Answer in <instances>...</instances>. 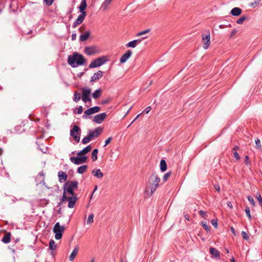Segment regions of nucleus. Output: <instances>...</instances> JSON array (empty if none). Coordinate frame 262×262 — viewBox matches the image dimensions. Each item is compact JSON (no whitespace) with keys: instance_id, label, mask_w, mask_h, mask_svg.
<instances>
[{"instance_id":"nucleus-1","label":"nucleus","mask_w":262,"mask_h":262,"mask_svg":"<svg viewBox=\"0 0 262 262\" xmlns=\"http://www.w3.org/2000/svg\"><path fill=\"white\" fill-rule=\"evenodd\" d=\"M85 62L86 60L83 55L77 52H74L68 56V62L73 68H76L79 66H82Z\"/></svg>"},{"instance_id":"nucleus-2","label":"nucleus","mask_w":262,"mask_h":262,"mask_svg":"<svg viewBox=\"0 0 262 262\" xmlns=\"http://www.w3.org/2000/svg\"><path fill=\"white\" fill-rule=\"evenodd\" d=\"M160 182V178L156 173H152L150 176L149 179V184L150 185V195H152L159 187Z\"/></svg>"},{"instance_id":"nucleus-3","label":"nucleus","mask_w":262,"mask_h":262,"mask_svg":"<svg viewBox=\"0 0 262 262\" xmlns=\"http://www.w3.org/2000/svg\"><path fill=\"white\" fill-rule=\"evenodd\" d=\"M78 185V183L76 181L68 182L64 185V191L66 193L75 195L74 190L77 189Z\"/></svg>"},{"instance_id":"nucleus-4","label":"nucleus","mask_w":262,"mask_h":262,"mask_svg":"<svg viewBox=\"0 0 262 262\" xmlns=\"http://www.w3.org/2000/svg\"><path fill=\"white\" fill-rule=\"evenodd\" d=\"M64 229V226H60L59 222L55 224L53 229V232L55 234V239L59 240L61 238Z\"/></svg>"},{"instance_id":"nucleus-5","label":"nucleus","mask_w":262,"mask_h":262,"mask_svg":"<svg viewBox=\"0 0 262 262\" xmlns=\"http://www.w3.org/2000/svg\"><path fill=\"white\" fill-rule=\"evenodd\" d=\"M77 200V197L76 195H72L71 196H68L66 194L65 191L63 192L62 201L63 202L68 201L69 208H72L74 207Z\"/></svg>"},{"instance_id":"nucleus-6","label":"nucleus","mask_w":262,"mask_h":262,"mask_svg":"<svg viewBox=\"0 0 262 262\" xmlns=\"http://www.w3.org/2000/svg\"><path fill=\"white\" fill-rule=\"evenodd\" d=\"M106 61L105 56H101L93 60L89 65V68L92 69L98 67L104 64Z\"/></svg>"},{"instance_id":"nucleus-7","label":"nucleus","mask_w":262,"mask_h":262,"mask_svg":"<svg viewBox=\"0 0 262 262\" xmlns=\"http://www.w3.org/2000/svg\"><path fill=\"white\" fill-rule=\"evenodd\" d=\"M80 127L77 125H74L70 131V135L74 138L76 141L79 142L80 139Z\"/></svg>"},{"instance_id":"nucleus-8","label":"nucleus","mask_w":262,"mask_h":262,"mask_svg":"<svg viewBox=\"0 0 262 262\" xmlns=\"http://www.w3.org/2000/svg\"><path fill=\"white\" fill-rule=\"evenodd\" d=\"M91 93V89L90 88H83L82 89V100L84 102L91 101L90 95Z\"/></svg>"},{"instance_id":"nucleus-9","label":"nucleus","mask_w":262,"mask_h":262,"mask_svg":"<svg viewBox=\"0 0 262 262\" xmlns=\"http://www.w3.org/2000/svg\"><path fill=\"white\" fill-rule=\"evenodd\" d=\"M70 159L71 162L75 164L79 165L85 163L87 160V157L84 156L78 157H71Z\"/></svg>"},{"instance_id":"nucleus-10","label":"nucleus","mask_w":262,"mask_h":262,"mask_svg":"<svg viewBox=\"0 0 262 262\" xmlns=\"http://www.w3.org/2000/svg\"><path fill=\"white\" fill-rule=\"evenodd\" d=\"M103 128L101 127H98L94 130H90L89 131V136L91 140L98 137L102 132Z\"/></svg>"},{"instance_id":"nucleus-11","label":"nucleus","mask_w":262,"mask_h":262,"mask_svg":"<svg viewBox=\"0 0 262 262\" xmlns=\"http://www.w3.org/2000/svg\"><path fill=\"white\" fill-rule=\"evenodd\" d=\"M100 110V107L99 106H94L93 107H91L88 110H86L84 112V115L82 116V118L84 119H86L88 116H90L94 113H96Z\"/></svg>"},{"instance_id":"nucleus-12","label":"nucleus","mask_w":262,"mask_h":262,"mask_svg":"<svg viewBox=\"0 0 262 262\" xmlns=\"http://www.w3.org/2000/svg\"><path fill=\"white\" fill-rule=\"evenodd\" d=\"M210 32L208 31L205 34L202 35V42L203 44V48L205 49H207L210 45Z\"/></svg>"},{"instance_id":"nucleus-13","label":"nucleus","mask_w":262,"mask_h":262,"mask_svg":"<svg viewBox=\"0 0 262 262\" xmlns=\"http://www.w3.org/2000/svg\"><path fill=\"white\" fill-rule=\"evenodd\" d=\"M99 52V49L95 46L86 47L84 49V52L88 55H93Z\"/></svg>"},{"instance_id":"nucleus-14","label":"nucleus","mask_w":262,"mask_h":262,"mask_svg":"<svg viewBox=\"0 0 262 262\" xmlns=\"http://www.w3.org/2000/svg\"><path fill=\"white\" fill-rule=\"evenodd\" d=\"M81 13L78 16V18L74 22L73 24V28L76 27L78 25L81 24L84 20L86 16V13L85 12H83Z\"/></svg>"},{"instance_id":"nucleus-15","label":"nucleus","mask_w":262,"mask_h":262,"mask_svg":"<svg viewBox=\"0 0 262 262\" xmlns=\"http://www.w3.org/2000/svg\"><path fill=\"white\" fill-rule=\"evenodd\" d=\"M106 114L105 113L96 115L93 118V121L97 123H101L106 118Z\"/></svg>"},{"instance_id":"nucleus-16","label":"nucleus","mask_w":262,"mask_h":262,"mask_svg":"<svg viewBox=\"0 0 262 262\" xmlns=\"http://www.w3.org/2000/svg\"><path fill=\"white\" fill-rule=\"evenodd\" d=\"M132 51L130 50H127L120 58V62L121 63L125 62L127 59L132 56Z\"/></svg>"},{"instance_id":"nucleus-17","label":"nucleus","mask_w":262,"mask_h":262,"mask_svg":"<svg viewBox=\"0 0 262 262\" xmlns=\"http://www.w3.org/2000/svg\"><path fill=\"white\" fill-rule=\"evenodd\" d=\"M102 74L103 73L101 71H98L96 73H95L91 77V81L93 82L99 80L102 77Z\"/></svg>"},{"instance_id":"nucleus-18","label":"nucleus","mask_w":262,"mask_h":262,"mask_svg":"<svg viewBox=\"0 0 262 262\" xmlns=\"http://www.w3.org/2000/svg\"><path fill=\"white\" fill-rule=\"evenodd\" d=\"M141 41V39H135L132 41L129 42L125 46L127 48H135L137 45L140 43Z\"/></svg>"},{"instance_id":"nucleus-19","label":"nucleus","mask_w":262,"mask_h":262,"mask_svg":"<svg viewBox=\"0 0 262 262\" xmlns=\"http://www.w3.org/2000/svg\"><path fill=\"white\" fill-rule=\"evenodd\" d=\"M11 234L10 232L5 231V234L3 237L2 241L5 244L9 243L11 241Z\"/></svg>"},{"instance_id":"nucleus-20","label":"nucleus","mask_w":262,"mask_h":262,"mask_svg":"<svg viewBox=\"0 0 262 262\" xmlns=\"http://www.w3.org/2000/svg\"><path fill=\"white\" fill-rule=\"evenodd\" d=\"M92 173L94 177L98 179L102 178L103 177V173L101 172L99 169H93L92 171Z\"/></svg>"},{"instance_id":"nucleus-21","label":"nucleus","mask_w":262,"mask_h":262,"mask_svg":"<svg viewBox=\"0 0 262 262\" xmlns=\"http://www.w3.org/2000/svg\"><path fill=\"white\" fill-rule=\"evenodd\" d=\"M209 251L210 254L216 258L219 259L220 258V255L219 251L215 248L210 247L209 248Z\"/></svg>"},{"instance_id":"nucleus-22","label":"nucleus","mask_w":262,"mask_h":262,"mask_svg":"<svg viewBox=\"0 0 262 262\" xmlns=\"http://www.w3.org/2000/svg\"><path fill=\"white\" fill-rule=\"evenodd\" d=\"M242 12V11L241 8L235 7L231 10L230 14L233 16H237L241 15Z\"/></svg>"},{"instance_id":"nucleus-23","label":"nucleus","mask_w":262,"mask_h":262,"mask_svg":"<svg viewBox=\"0 0 262 262\" xmlns=\"http://www.w3.org/2000/svg\"><path fill=\"white\" fill-rule=\"evenodd\" d=\"M92 149V146L91 145H89L87 146L86 147L83 148L82 150L79 151L77 155L79 156L84 155L85 154H86L89 152H90Z\"/></svg>"},{"instance_id":"nucleus-24","label":"nucleus","mask_w":262,"mask_h":262,"mask_svg":"<svg viewBox=\"0 0 262 262\" xmlns=\"http://www.w3.org/2000/svg\"><path fill=\"white\" fill-rule=\"evenodd\" d=\"M78 250H79L78 246H75L73 251H72V252L71 253V254L69 257L70 260L73 261L75 258V257L78 253Z\"/></svg>"},{"instance_id":"nucleus-25","label":"nucleus","mask_w":262,"mask_h":262,"mask_svg":"<svg viewBox=\"0 0 262 262\" xmlns=\"http://www.w3.org/2000/svg\"><path fill=\"white\" fill-rule=\"evenodd\" d=\"M59 180L60 182L62 181H66L67 179V175L66 172L60 171L58 172Z\"/></svg>"},{"instance_id":"nucleus-26","label":"nucleus","mask_w":262,"mask_h":262,"mask_svg":"<svg viewBox=\"0 0 262 262\" xmlns=\"http://www.w3.org/2000/svg\"><path fill=\"white\" fill-rule=\"evenodd\" d=\"M87 4L86 0H82L80 6H79V9L80 12H84V10L86 8Z\"/></svg>"},{"instance_id":"nucleus-27","label":"nucleus","mask_w":262,"mask_h":262,"mask_svg":"<svg viewBox=\"0 0 262 262\" xmlns=\"http://www.w3.org/2000/svg\"><path fill=\"white\" fill-rule=\"evenodd\" d=\"M90 35V32L87 31L84 34H81L80 36V40L81 41H85L88 39Z\"/></svg>"},{"instance_id":"nucleus-28","label":"nucleus","mask_w":262,"mask_h":262,"mask_svg":"<svg viewBox=\"0 0 262 262\" xmlns=\"http://www.w3.org/2000/svg\"><path fill=\"white\" fill-rule=\"evenodd\" d=\"M102 94V91L101 89H99L96 90L93 94L92 96L94 99H97L99 98Z\"/></svg>"},{"instance_id":"nucleus-29","label":"nucleus","mask_w":262,"mask_h":262,"mask_svg":"<svg viewBox=\"0 0 262 262\" xmlns=\"http://www.w3.org/2000/svg\"><path fill=\"white\" fill-rule=\"evenodd\" d=\"M167 168V165L166 161L164 160H162L160 162V169L162 172L166 171Z\"/></svg>"},{"instance_id":"nucleus-30","label":"nucleus","mask_w":262,"mask_h":262,"mask_svg":"<svg viewBox=\"0 0 262 262\" xmlns=\"http://www.w3.org/2000/svg\"><path fill=\"white\" fill-rule=\"evenodd\" d=\"M88 168V166L86 165H82L79 167L77 169V172L80 174H82L85 172Z\"/></svg>"},{"instance_id":"nucleus-31","label":"nucleus","mask_w":262,"mask_h":262,"mask_svg":"<svg viewBox=\"0 0 262 262\" xmlns=\"http://www.w3.org/2000/svg\"><path fill=\"white\" fill-rule=\"evenodd\" d=\"M98 152V150L97 149H95L93 150L92 153V159L93 161L97 160Z\"/></svg>"},{"instance_id":"nucleus-32","label":"nucleus","mask_w":262,"mask_h":262,"mask_svg":"<svg viewBox=\"0 0 262 262\" xmlns=\"http://www.w3.org/2000/svg\"><path fill=\"white\" fill-rule=\"evenodd\" d=\"M80 98H81L80 94L77 92H75L74 93V95L73 100L75 102H77L78 101H79L80 100Z\"/></svg>"},{"instance_id":"nucleus-33","label":"nucleus","mask_w":262,"mask_h":262,"mask_svg":"<svg viewBox=\"0 0 262 262\" xmlns=\"http://www.w3.org/2000/svg\"><path fill=\"white\" fill-rule=\"evenodd\" d=\"M56 245L55 244V242L54 240H50L49 242V248L52 250H54L56 248Z\"/></svg>"},{"instance_id":"nucleus-34","label":"nucleus","mask_w":262,"mask_h":262,"mask_svg":"<svg viewBox=\"0 0 262 262\" xmlns=\"http://www.w3.org/2000/svg\"><path fill=\"white\" fill-rule=\"evenodd\" d=\"M94 222V214L91 213L88 217L87 220V224H91Z\"/></svg>"},{"instance_id":"nucleus-35","label":"nucleus","mask_w":262,"mask_h":262,"mask_svg":"<svg viewBox=\"0 0 262 262\" xmlns=\"http://www.w3.org/2000/svg\"><path fill=\"white\" fill-rule=\"evenodd\" d=\"M171 171H169V172L166 173L163 177V181L164 182H165L168 179V178L171 176Z\"/></svg>"},{"instance_id":"nucleus-36","label":"nucleus","mask_w":262,"mask_h":262,"mask_svg":"<svg viewBox=\"0 0 262 262\" xmlns=\"http://www.w3.org/2000/svg\"><path fill=\"white\" fill-rule=\"evenodd\" d=\"M91 139L90 138V136H89V135L85 137L82 140V143L84 144H86L88 143H89V142H90V141H91Z\"/></svg>"},{"instance_id":"nucleus-37","label":"nucleus","mask_w":262,"mask_h":262,"mask_svg":"<svg viewBox=\"0 0 262 262\" xmlns=\"http://www.w3.org/2000/svg\"><path fill=\"white\" fill-rule=\"evenodd\" d=\"M201 225L203 227V228L205 229V230L207 232L210 231V227L208 226L207 223L206 222H202Z\"/></svg>"},{"instance_id":"nucleus-38","label":"nucleus","mask_w":262,"mask_h":262,"mask_svg":"<svg viewBox=\"0 0 262 262\" xmlns=\"http://www.w3.org/2000/svg\"><path fill=\"white\" fill-rule=\"evenodd\" d=\"M246 19V17L245 16H242L236 20V23L237 24H242Z\"/></svg>"},{"instance_id":"nucleus-39","label":"nucleus","mask_w":262,"mask_h":262,"mask_svg":"<svg viewBox=\"0 0 262 262\" xmlns=\"http://www.w3.org/2000/svg\"><path fill=\"white\" fill-rule=\"evenodd\" d=\"M245 212L250 220H251L252 216L250 214V210L249 207H247L245 209Z\"/></svg>"},{"instance_id":"nucleus-40","label":"nucleus","mask_w":262,"mask_h":262,"mask_svg":"<svg viewBox=\"0 0 262 262\" xmlns=\"http://www.w3.org/2000/svg\"><path fill=\"white\" fill-rule=\"evenodd\" d=\"M242 237L247 240V241H248L249 239V236L248 235V234L245 231H242Z\"/></svg>"},{"instance_id":"nucleus-41","label":"nucleus","mask_w":262,"mask_h":262,"mask_svg":"<svg viewBox=\"0 0 262 262\" xmlns=\"http://www.w3.org/2000/svg\"><path fill=\"white\" fill-rule=\"evenodd\" d=\"M199 214L203 218H204L205 219H206L207 217V215L206 214V212L203 211V210H200L199 211Z\"/></svg>"},{"instance_id":"nucleus-42","label":"nucleus","mask_w":262,"mask_h":262,"mask_svg":"<svg viewBox=\"0 0 262 262\" xmlns=\"http://www.w3.org/2000/svg\"><path fill=\"white\" fill-rule=\"evenodd\" d=\"M255 144H256V147L258 149H260V148L261 147V144H260V140L259 139L257 138L255 140Z\"/></svg>"},{"instance_id":"nucleus-43","label":"nucleus","mask_w":262,"mask_h":262,"mask_svg":"<svg viewBox=\"0 0 262 262\" xmlns=\"http://www.w3.org/2000/svg\"><path fill=\"white\" fill-rule=\"evenodd\" d=\"M247 199H248V201L251 203V205L253 206H255V203L254 202V200L252 196H248L247 197Z\"/></svg>"},{"instance_id":"nucleus-44","label":"nucleus","mask_w":262,"mask_h":262,"mask_svg":"<svg viewBox=\"0 0 262 262\" xmlns=\"http://www.w3.org/2000/svg\"><path fill=\"white\" fill-rule=\"evenodd\" d=\"M244 162L247 165H250L251 162L249 160V156L246 155L245 157Z\"/></svg>"},{"instance_id":"nucleus-45","label":"nucleus","mask_w":262,"mask_h":262,"mask_svg":"<svg viewBox=\"0 0 262 262\" xmlns=\"http://www.w3.org/2000/svg\"><path fill=\"white\" fill-rule=\"evenodd\" d=\"M257 199L260 205L262 206V198L260 194V193H257L256 196Z\"/></svg>"},{"instance_id":"nucleus-46","label":"nucleus","mask_w":262,"mask_h":262,"mask_svg":"<svg viewBox=\"0 0 262 262\" xmlns=\"http://www.w3.org/2000/svg\"><path fill=\"white\" fill-rule=\"evenodd\" d=\"M54 1V0H43V2L46 4V5L50 6L53 3Z\"/></svg>"},{"instance_id":"nucleus-47","label":"nucleus","mask_w":262,"mask_h":262,"mask_svg":"<svg viewBox=\"0 0 262 262\" xmlns=\"http://www.w3.org/2000/svg\"><path fill=\"white\" fill-rule=\"evenodd\" d=\"M233 156L234 158H235L236 160H239L240 159V156H239L237 152V151H232Z\"/></svg>"},{"instance_id":"nucleus-48","label":"nucleus","mask_w":262,"mask_h":262,"mask_svg":"<svg viewBox=\"0 0 262 262\" xmlns=\"http://www.w3.org/2000/svg\"><path fill=\"white\" fill-rule=\"evenodd\" d=\"M149 32V30L147 29V30H146L145 31H142V32H140L138 33L137 35L138 36H140L143 35H144V34H146V33H148Z\"/></svg>"},{"instance_id":"nucleus-49","label":"nucleus","mask_w":262,"mask_h":262,"mask_svg":"<svg viewBox=\"0 0 262 262\" xmlns=\"http://www.w3.org/2000/svg\"><path fill=\"white\" fill-rule=\"evenodd\" d=\"M112 0H105L102 5L106 7L108 5L110 4Z\"/></svg>"},{"instance_id":"nucleus-50","label":"nucleus","mask_w":262,"mask_h":262,"mask_svg":"<svg viewBox=\"0 0 262 262\" xmlns=\"http://www.w3.org/2000/svg\"><path fill=\"white\" fill-rule=\"evenodd\" d=\"M112 140V137L108 138L105 141V144L104 145V147L106 146L107 145H108Z\"/></svg>"},{"instance_id":"nucleus-51","label":"nucleus","mask_w":262,"mask_h":262,"mask_svg":"<svg viewBox=\"0 0 262 262\" xmlns=\"http://www.w3.org/2000/svg\"><path fill=\"white\" fill-rule=\"evenodd\" d=\"M77 110V114H81L83 111V108L82 106H79L77 108H76Z\"/></svg>"},{"instance_id":"nucleus-52","label":"nucleus","mask_w":262,"mask_h":262,"mask_svg":"<svg viewBox=\"0 0 262 262\" xmlns=\"http://www.w3.org/2000/svg\"><path fill=\"white\" fill-rule=\"evenodd\" d=\"M151 108L150 106L147 107L143 111V113L148 114L151 110Z\"/></svg>"},{"instance_id":"nucleus-53","label":"nucleus","mask_w":262,"mask_h":262,"mask_svg":"<svg viewBox=\"0 0 262 262\" xmlns=\"http://www.w3.org/2000/svg\"><path fill=\"white\" fill-rule=\"evenodd\" d=\"M211 223H212V225L215 228H217V220H212Z\"/></svg>"},{"instance_id":"nucleus-54","label":"nucleus","mask_w":262,"mask_h":262,"mask_svg":"<svg viewBox=\"0 0 262 262\" xmlns=\"http://www.w3.org/2000/svg\"><path fill=\"white\" fill-rule=\"evenodd\" d=\"M236 32H237V31L236 30H233L231 32L230 37H231L233 36H234L236 33Z\"/></svg>"},{"instance_id":"nucleus-55","label":"nucleus","mask_w":262,"mask_h":262,"mask_svg":"<svg viewBox=\"0 0 262 262\" xmlns=\"http://www.w3.org/2000/svg\"><path fill=\"white\" fill-rule=\"evenodd\" d=\"M214 187L216 191H217L218 192L220 191V187L219 185H215Z\"/></svg>"},{"instance_id":"nucleus-56","label":"nucleus","mask_w":262,"mask_h":262,"mask_svg":"<svg viewBox=\"0 0 262 262\" xmlns=\"http://www.w3.org/2000/svg\"><path fill=\"white\" fill-rule=\"evenodd\" d=\"M76 38V34L75 33L72 34V40H74Z\"/></svg>"},{"instance_id":"nucleus-57","label":"nucleus","mask_w":262,"mask_h":262,"mask_svg":"<svg viewBox=\"0 0 262 262\" xmlns=\"http://www.w3.org/2000/svg\"><path fill=\"white\" fill-rule=\"evenodd\" d=\"M238 148L239 147L238 146H234V147L232 149V151H236Z\"/></svg>"},{"instance_id":"nucleus-58","label":"nucleus","mask_w":262,"mask_h":262,"mask_svg":"<svg viewBox=\"0 0 262 262\" xmlns=\"http://www.w3.org/2000/svg\"><path fill=\"white\" fill-rule=\"evenodd\" d=\"M184 217H185V219L186 220H187V221H189V220H190L189 215H188V214H185V215H184Z\"/></svg>"},{"instance_id":"nucleus-59","label":"nucleus","mask_w":262,"mask_h":262,"mask_svg":"<svg viewBox=\"0 0 262 262\" xmlns=\"http://www.w3.org/2000/svg\"><path fill=\"white\" fill-rule=\"evenodd\" d=\"M230 229H231V232H232L234 234H235V230H234V228L232 227H231Z\"/></svg>"},{"instance_id":"nucleus-60","label":"nucleus","mask_w":262,"mask_h":262,"mask_svg":"<svg viewBox=\"0 0 262 262\" xmlns=\"http://www.w3.org/2000/svg\"><path fill=\"white\" fill-rule=\"evenodd\" d=\"M97 189V186L96 185L94 187V189L92 193V195H91V196L93 195V193H94V192Z\"/></svg>"},{"instance_id":"nucleus-61","label":"nucleus","mask_w":262,"mask_h":262,"mask_svg":"<svg viewBox=\"0 0 262 262\" xmlns=\"http://www.w3.org/2000/svg\"><path fill=\"white\" fill-rule=\"evenodd\" d=\"M140 115H141V114H140L136 116V117L135 118V119L132 121V122L131 123V124H132V123H133V122H134L136 119H137L139 117V116H140Z\"/></svg>"},{"instance_id":"nucleus-62","label":"nucleus","mask_w":262,"mask_h":262,"mask_svg":"<svg viewBox=\"0 0 262 262\" xmlns=\"http://www.w3.org/2000/svg\"><path fill=\"white\" fill-rule=\"evenodd\" d=\"M228 206H229L230 208H232V205H231V203H230V202H229V203H228Z\"/></svg>"},{"instance_id":"nucleus-63","label":"nucleus","mask_w":262,"mask_h":262,"mask_svg":"<svg viewBox=\"0 0 262 262\" xmlns=\"http://www.w3.org/2000/svg\"><path fill=\"white\" fill-rule=\"evenodd\" d=\"M225 251H226L227 253H229V249L228 248H225Z\"/></svg>"},{"instance_id":"nucleus-64","label":"nucleus","mask_w":262,"mask_h":262,"mask_svg":"<svg viewBox=\"0 0 262 262\" xmlns=\"http://www.w3.org/2000/svg\"><path fill=\"white\" fill-rule=\"evenodd\" d=\"M3 152V150L1 148H0V156L2 155Z\"/></svg>"}]
</instances>
